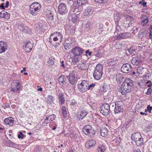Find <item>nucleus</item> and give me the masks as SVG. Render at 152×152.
Returning <instances> with one entry per match:
<instances>
[{
    "instance_id": "obj_61",
    "label": "nucleus",
    "mask_w": 152,
    "mask_h": 152,
    "mask_svg": "<svg viewBox=\"0 0 152 152\" xmlns=\"http://www.w3.org/2000/svg\"><path fill=\"white\" fill-rule=\"evenodd\" d=\"M9 1H6V2L5 3V4H4V5H5V7L6 8L8 7L9 5Z\"/></svg>"
},
{
    "instance_id": "obj_60",
    "label": "nucleus",
    "mask_w": 152,
    "mask_h": 152,
    "mask_svg": "<svg viewBox=\"0 0 152 152\" xmlns=\"http://www.w3.org/2000/svg\"><path fill=\"white\" fill-rule=\"evenodd\" d=\"M50 122V121L46 117V119H45L44 123L45 124H48Z\"/></svg>"
},
{
    "instance_id": "obj_41",
    "label": "nucleus",
    "mask_w": 152,
    "mask_h": 152,
    "mask_svg": "<svg viewBox=\"0 0 152 152\" xmlns=\"http://www.w3.org/2000/svg\"><path fill=\"white\" fill-rule=\"evenodd\" d=\"M92 27V23L91 22H88L86 24L85 28L87 30H89L91 29Z\"/></svg>"
},
{
    "instance_id": "obj_54",
    "label": "nucleus",
    "mask_w": 152,
    "mask_h": 152,
    "mask_svg": "<svg viewBox=\"0 0 152 152\" xmlns=\"http://www.w3.org/2000/svg\"><path fill=\"white\" fill-rule=\"evenodd\" d=\"M101 53H100V50H99L97 51L95 54V56L98 58L101 57Z\"/></svg>"
},
{
    "instance_id": "obj_55",
    "label": "nucleus",
    "mask_w": 152,
    "mask_h": 152,
    "mask_svg": "<svg viewBox=\"0 0 152 152\" xmlns=\"http://www.w3.org/2000/svg\"><path fill=\"white\" fill-rule=\"evenodd\" d=\"M148 22H147V20H142L141 21V24L142 25L144 26L145 25L147 26L148 25Z\"/></svg>"
},
{
    "instance_id": "obj_56",
    "label": "nucleus",
    "mask_w": 152,
    "mask_h": 152,
    "mask_svg": "<svg viewBox=\"0 0 152 152\" xmlns=\"http://www.w3.org/2000/svg\"><path fill=\"white\" fill-rule=\"evenodd\" d=\"M4 123H5L6 124H9L10 125V121L9 119V118H5L4 121Z\"/></svg>"
},
{
    "instance_id": "obj_2",
    "label": "nucleus",
    "mask_w": 152,
    "mask_h": 152,
    "mask_svg": "<svg viewBox=\"0 0 152 152\" xmlns=\"http://www.w3.org/2000/svg\"><path fill=\"white\" fill-rule=\"evenodd\" d=\"M30 8L31 14L35 16L40 10L41 6L39 3L35 2L30 5Z\"/></svg>"
},
{
    "instance_id": "obj_53",
    "label": "nucleus",
    "mask_w": 152,
    "mask_h": 152,
    "mask_svg": "<svg viewBox=\"0 0 152 152\" xmlns=\"http://www.w3.org/2000/svg\"><path fill=\"white\" fill-rule=\"evenodd\" d=\"M24 137V134H23L22 132H20L18 135V137L19 138L23 139Z\"/></svg>"
},
{
    "instance_id": "obj_20",
    "label": "nucleus",
    "mask_w": 152,
    "mask_h": 152,
    "mask_svg": "<svg viewBox=\"0 0 152 152\" xmlns=\"http://www.w3.org/2000/svg\"><path fill=\"white\" fill-rule=\"evenodd\" d=\"M78 67L80 69L84 70L88 68V64L86 62H83L79 64L78 65Z\"/></svg>"
},
{
    "instance_id": "obj_63",
    "label": "nucleus",
    "mask_w": 152,
    "mask_h": 152,
    "mask_svg": "<svg viewBox=\"0 0 152 152\" xmlns=\"http://www.w3.org/2000/svg\"><path fill=\"white\" fill-rule=\"evenodd\" d=\"M53 40L55 42L57 41V42H58V39L56 37L55 35L54 36V37L53 38Z\"/></svg>"
},
{
    "instance_id": "obj_43",
    "label": "nucleus",
    "mask_w": 152,
    "mask_h": 152,
    "mask_svg": "<svg viewBox=\"0 0 152 152\" xmlns=\"http://www.w3.org/2000/svg\"><path fill=\"white\" fill-rule=\"evenodd\" d=\"M104 102H105V104H109L111 102V99L108 97H106L104 98Z\"/></svg>"
},
{
    "instance_id": "obj_44",
    "label": "nucleus",
    "mask_w": 152,
    "mask_h": 152,
    "mask_svg": "<svg viewBox=\"0 0 152 152\" xmlns=\"http://www.w3.org/2000/svg\"><path fill=\"white\" fill-rule=\"evenodd\" d=\"M77 70L76 69H74L73 70H72L71 73L69 74V75H73V76L76 77L77 75Z\"/></svg>"
},
{
    "instance_id": "obj_12",
    "label": "nucleus",
    "mask_w": 152,
    "mask_h": 152,
    "mask_svg": "<svg viewBox=\"0 0 152 152\" xmlns=\"http://www.w3.org/2000/svg\"><path fill=\"white\" fill-rule=\"evenodd\" d=\"M33 45L30 42H26L25 46H24V50L27 52H30L31 50Z\"/></svg>"
},
{
    "instance_id": "obj_18",
    "label": "nucleus",
    "mask_w": 152,
    "mask_h": 152,
    "mask_svg": "<svg viewBox=\"0 0 152 152\" xmlns=\"http://www.w3.org/2000/svg\"><path fill=\"white\" fill-rule=\"evenodd\" d=\"M87 112L84 109H82L80 113L77 116V118L79 120H82L87 115Z\"/></svg>"
},
{
    "instance_id": "obj_38",
    "label": "nucleus",
    "mask_w": 152,
    "mask_h": 152,
    "mask_svg": "<svg viewBox=\"0 0 152 152\" xmlns=\"http://www.w3.org/2000/svg\"><path fill=\"white\" fill-rule=\"evenodd\" d=\"M61 111L64 117H66L67 115V112L66 110V108L65 106H63L61 108Z\"/></svg>"
},
{
    "instance_id": "obj_15",
    "label": "nucleus",
    "mask_w": 152,
    "mask_h": 152,
    "mask_svg": "<svg viewBox=\"0 0 152 152\" xmlns=\"http://www.w3.org/2000/svg\"><path fill=\"white\" fill-rule=\"evenodd\" d=\"M94 12L93 9L89 7H87L83 12V13L85 16H91Z\"/></svg>"
},
{
    "instance_id": "obj_45",
    "label": "nucleus",
    "mask_w": 152,
    "mask_h": 152,
    "mask_svg": "<svg viewBox=\"0 0 152 152\" xmlns=\"http://www.w3.org/2000/svg\"><path fill=\"white\" fill-rule=\"evenodd\" d=\"M96 2L100 4H105L107 3L109 0H94Z\"/></svg>"
},
{
    "instance_id": "obj_19",
    "label": "nucleus",
    "mask_w": 152,
    "mask_h": 152,
    "mask_svg": "<svg viewBox=\"0 0 152 152\" xmlns=\"http://www.w3.org/2000/svg\"><path fill=\"white\" fill-rule=\"evenodd\" d=\"M10 14L4 10H2L0 12V18H4L8 19L10 18Z\"/></svg>"
},
{
    "instance_id": "obj_42",
    "label": "nucleus",
    "mask_w": 152,
    "mask_h": 152,
    "mask_svg": "<svg viewBox=\"0 0 152 152\" xmlns=\"http://www.w3.org/2000/svg\"><path fill=\"white\" fill-rule=\"evenodd\" d=\"M136 145L137 146H140L142 145L143 142V140L142 138H141L139 140H137L134 141Z\"/></svg>"
},
{
    "instance_id": "obj_3",
    "label": "nucleus",
    "mask_w": 152,
    "mask_h": 152,
    "mask_svg": "<svg viewBox=\"0 0 152 152\" xmlns=\"http://www.w3.org/2000/svg\"><path fill=\"white\" fill-rule=\"evenodd\" d=\"M83 131L85 134L91 137L94 136L95 134V130L90 125L85 126L83 129Z\"/></svg>"
},
{
    "instance_id": "obj_27",
    "label": "nucleus",
    "mask_w": 152,
    "mask_h": 152,
    "mask_svg": "<svg viewBox=\"0 0 152 152\" xmlns=\"http://www.w3.org/2000/svg\"><path fill=\"white\" fill-rule=\"evenodd\" d=\"M70 20L74 23H75L78 20V17L75 15H74L72 16H69V19Z\"/></svg>"
},
{
    "instance_id": "obj_32",
    "label": "nucleus",
    "mask_w": 152,
    "mask_h": 152,
    "mask_svg": "<svg viewBox=\"0 0 152 152\" xmlns=\"http://www.w3.org/2000/svg\"><path fill=\"white\" fill-rule=\"evenodd\" d=\"M5 143L7 144V146L12 147L13 148H16L17 147V144L12 142L10 140L7 141L6 140L5 141Z\"/></svg>"
},
{
    "instance_id": "obj_8",
    "label": "nucleus",
    "mask_w": 152,
    "mask_h": 152,
    "mask_svg": "<svg viewBox=\"0 0 152 152\" xmlns=\"http://www.w3.org/2000/svg\"><path fill=\"white\" fill-rule=\"evenodd\" d=\"M71 53L74 56H79L83 53L84 50L79 47H75L71 50Z\"/></svg>"
},
{
    "instance_id": "obj_39",
    "label": "nucleus",
    "mask_w": 152,
    "mask_h": 152,
    "mask_svg": "<svg viewBox=\"0 0 152 152\" xmlns=\"http://www.w3.org/2000/svg\"><path fill=\"white\" fill-rule=\"evenodd\" d=\"M55 33H54L52 34H51L49 38V42H50L51 44L53 45V46H56L55 45V43H54L53 42L52 39H53V38L54 37V36H55Z\"/></svg>"
},
{
    "instance_id": "obj_47",
    "label": "nucleus",
    "mask_w": 152,
    "mask_h": 152,
    "mask_svg": "<svg viewBox=\"0 0 152 152\" xmlns=\"http://www.w3.org/2000/svg\"><path fill=\"white\" fill-rule=\"evenodd\" d=\"M114 17H117L115 18H115L116 20L118 21L120 20V15L119 13L118 12H116L115 13H114Z\"/></svg>"
},
{
    "instance_id": "obj_36",
    "label": "nucleus",
    "mask_w": 152,
    "mask_h": 152,
    "mask_svg": "<svg viewBox=\"0 0 152 152\" xmlns=\"http://www.w3.org/2000/svg\"><path fill=\"white\" fill-rule=\"evenodd\" d=\"M77 56H74L72 58V62L73 64H75L78 62L79 58Z\"/></svg>"
},
{
    "instance_id": "obj_62",
    "label": "nucleus",
    "mask_w": 152,
    "mask_h": 152,
    "mask_svg": "<svg viewBox=\"0 0 152 152\" xmlns=\"http://www.w3.org/2000/svg\"><path fill=\"white\" fill-rule=\"evenodd\" d=\"M64 62L63 61H62L61 62V66L63 67V68H64L65 67V66L64 64Z\"/></svg>"
},
{
    "instance_id": "obj_4",
    "label": "nucleus",
    "mask_w": 152,
    "mask_h": 152,
    "mask_svg": "<svg viewBox=\"0 0 152 152\" xmlns=\"http://www.w3.org/2000/svg\"><path fill=\"white\" fill-rule=\"evenodd\" d=\"M121 102H117L115 103H112L110 104V105H112V106L115 105L114 112L115 113H122L124 109L122 106L121 105Z\"/></svg>"
},
{
    "instance_id": "obj_23",
    "label": "nucleus",
    "mask_w": 152,
    "mask_h": 152,
    "mask_svg": "<svg viewBox=\"0 0 152 152\" xmlns=\"http://www.w3.org/2000/svg\"><path fill=\"white\" fill-rule=\"evenodd\" d=\"M108 134V131L106 128L102 127L101 129V135L103 137H106Z\"/></svg>"
},
{
    "instance_id": "obj_64",
    "label": "nucleus",
    "mask_w": 152,
    "mask_h": 152,
    "mask_svg": "<svg viewBox=\"0 0 152 152\" xmlns=\"http://www.w3.org/2000/svg\"><path fill=\"white\" fill-rule=\"evenodd\" d=\"M3 107L4 108H7L10 107V105L8 104H7V105L4 104L3 105Z\"/></svg>"
},
{
    "instance_id": "obj_57",
    "label": "nucleus",
    "mask_w": 152,
    "mask_h": 152,
    "mask_svg": "<svg viewBox=\"0 0 152 152\" xmlns=\"http://www.w3.org/2000/svg\"><path fill=\"white\" fill-rule=\"evenodd\" d=\"M121 29L120 27L118 25H117L116 26V29H115V32H118V31H120V30Z\"/></svg>"
},
{
    "instance_id": "obj_21",
    "label": "nucleus",
    "mask_w": 152,
    "mask_h": 152,
    "mask_svg": "<svg viewBox=\"0 0 152 152\" xmlns=\"http://www.w3.org/2000/svg\"><path fill=\"white\" fill-rule=\"evenodd\" d=\"M116 81L118 83H121L124 79L123 75L121 74H118L116 75Z\"/></svg>"
},
{
    "instance_id": "obj_31",
    "label": "nucleus",
    "mask_w": 152,
    "mask_h": 152,
    "mask_svg": "<svg viewBox=\"0 0 152 152\" xmlns=\"http://www.w3.org/2000/svg\"><path fill=\"white\" fill-rule=\"evenodd\" d=\"M129 34L126 33H123L119 34V36H118L117 38L118 39L124 38H126L129 36Z\"/></svg>"
},
{
    "instance_id": "obj_17",
    "label": "nucleus",
    "mask_w": 152,
    "mask_h": 152,
    "mask_svg": "<svg viewBox=\"0 0 152 152\" xmlns=\"http://www.w3.org/2000/svg\"><path fill=\"white\" fill-rule=\"evenodd\" d=\"M55 35L58 39V42H57L55 43V45H56L55 47H56L58 45H59V43L62 40V34L60 32H58H58H56L55 33Z\"/></svg>"
},
{
    "instance_id": "obj_29",
    "label": "nucleus",
    "mask_w": 152,
    "mask_h": 152,
    "mask_svg": "<svg viewBox=\"0 0 152 152\" xmlns=\"http://www.w3.org/2000/svg\"><path fill=\"white\" fill-rule=\"evenodd\" d=\"M103 67L102 65L100 64H97L96 66L94 71H96V72H103Z\"/></svg>"
},
{
    "instance_id": "obj_46",
    "label": "nucleus",
    "mask_w": 152,
    "mask_h": 152,
    "mask_svg": "<svg viewBox=\"0 0 152 152\" xmlns=\"http://www.w3.org/2000/svg\"><path fill=\"white\" fill-rule=\"evenodd\" d=\"M48 119L50 121H53L55 118V115L54 114H52L47 117Z\"/></svg>"
},
{
    "instance_id": "obj_24",
    "label": "nucleus",
    "mask_w": 152,
    "mask_h": 152,
    "mask_svg": "<svg viewBox=\"0 0 152 152\" xmlns=\"http://www.w3.org/2000/svg\"><path fill=\"white\" fill-rule=\"evenodd\" d=\"M47 18H48L50 20H52L53 19V14L52 11L50 10H48L46 12Z\"/></svg>"
},
{
    "instance_id": "obj_37",
    "label": "nucleus",
    "mask_w": 152,
    "mask_h": 152,
    "mask_svg": "<svg viewBox=\"0 0 152 152\" xmlns=\"http://www.w3.org/2000/svg\"><path fill=\"white\" fill-rule=\"evenodd\" d=\"M87 2V0H78L77 3L79 4V7L81 8L80 6H81L82 5H84Z\"/></svg>"
},
{
    "instance_id": "obj_25",
    "label": "nucleus",
    "mask_w": 152,
    "mask_h": 152,
    "mask_svg": "<svg viewBox=\"0 0 152 152\" xmlns=\"http://www.w3.org/2000/svg\"><path fill=\"white\" fill-rule=\"evenodd\" d=\"M19 28L23 31L25 32H29L31 31V29L27 27L24 26L23 25H20L19 26Z\"/></svg>"
},
{
    "instance_id": "obj_58",
    "label": "nucleus",
    "mask_w": 152,
    "mask_h": 152,
    "mask_svg": "<svg viewBox=\"0 0 152 152\" xmlns=\"http://www.w3.org/2000/svg\"><path fill=\"white\" fill-rule=\"evenodd\" d=\"M128 51L130 54H132L133 53V48L131 47L128 50Z\"/></svg>"
},
{
    "instance_id": "obj_51",
    "label": "nucleus",
    "mask_w": 152,
    "mask_h": 152,
    "mask_svg": "<svg viewBox=\"0 0 152 152\" xmlns=\"http://www.w3.org/2000/svg\"><path fill=\"white\" fill-rule=\"evenodd\" d=\"M95 86V85L94 84H91L89 85L88 83L87 89L88 90H92Z\"/></svg>"
},
{
    "instance_id": "obj_1",
    "label": "nucleus",
    "mask_w": 152,
    "mask_h": 152,
    "mask_svg": "<svg viewBox=\"0 0 152 152\" xmlns=\"http://www.w3.org/2000/svg\"><path fill=\"white\" fill-rule=\"evenodd\" d=\"M133 81L130 78L126 79L119 89L118 91L123 95L125 94V92H130L132 88Z\"/></svg>"
},
{
    "instance_id": "obj_9",
    "label": "nucleus",
    "mask_w": 152,
    "mask_h": 152,
    "mask_svg": "<svg viewBox=\"0 0 152 152\" xmlns=\"http://www.w3.org/2000/svg\"><path fill=\"white\" fill-rule=\"evenodd\" d=\"M72 38L70 37L66 38L64 46L66 50L70 49L72 47L74 46V44L72 42Z\"/></svg>"
},
{
    "instance_id": "obj_35",
    "label": "nucleus",
    "mask_w": 152,
    "mask_h": 152,
    "mask_svg": "<svg viewBox=\"0 0 152 152\" xmlns=\"http://www.w3.org/2000/svg\"><path fill=\"white\" fill-rule=\"evenodd\" d=\"M106 149L105 146L103 145H99L97 149L98 152H104Z\"/></svg>"
},
{
    "instance_id": "obj_52",
    "label": "nucleus",
    "mask_w": 152,
    "mask_h": 152,
    "mask_svg": "<svg viewBox=\"0 0 152 152\" xmlns=\"http://www.w3.org/2000/svg\"><path fill=\"white\" fill-rule=\"evenodd\" d=\"M134 64L137 65L138 64L140 61L138 59V58L134 57Z\"/></svg>"
},
{
    "instance_id": "obj_50",
    "label": "nucleus",
    "mask_w": 152,
    "mask_h": 152,
    "mask_svg": "<svg viewBox=\"0 0 152 152\" xmlns=\"http://www.w3.org/2000/svg\"><path fill=\"white\" fill-rule=\"evenodd\" d=\"M9 120L10 121V126H12L14 124V120L13 119V118L11 117L9 118Z\"/></svg>"
},
{
    "instance_id": "obj_33",
    "label": "nucleus",
    "mask_w": 152,
    "mask_h": 152,
    "mask_svg": "<svg viewBox=\"0 0 152 152\" xmlns=\"http://www.w3.org/2000/svg\"><path fill=\"white\" fill-rule=\"evenodd\" d=\"M16 84H17L16 85L15 87L11 89V91H13L17 92L20 89V85H19V82L18 80L16 81Z\"/></svg>"
},
{
    "instance_id": "obj_26",
    "label": "nucleus",
    "mask_w": 152,
    "mask_h": 152,
    "mask_svg": "<svg viewBox=\"0 0 152 152\" xmlns=\"http://www.w3.org/2000/svg\"><path fill=\"white\" fill-rule=\"evenodd\" d=\"M66 79L64 75L60 76L58 78V80L59 84L60 85H63L66 83L65 80Z\"/></svg>"
},
{
    "instance_id": "obj_40",
    "label": "nucleus",
    "mask_w": 152,
    "mask_h": 152,
    "mask_svg": "<svg viewBox=\"0 0 152 152\" xmlns=\"http://www.w3.org/2000/svg\"><path fill=\"white\" fill-rule=\"evenodd\" d=\"M47 102L50 104H51L53 103V98L52 96L49 95L48 96Z\"/></svg>"
},
{
    "instance_id": "obj_7",
    "label": "nucleus",
    "mask_w": 152,
    "mask_h": 152,
    "mask_svg": "<svg viewBox=\"0 0 152 152\" xmlns=\"http://www.w3.org/2000/svg\"><path fill=\"white\" fill-rule=\"evenodd\" d=\"M88 82L86 80H83L81 83L79 84L78 88L81 92H84L86 91L88 89Z\"/></svg>"
},
{
    "instance_id": "obj_5",
    "label": "nucleus",
    "mask_w": 152,
    "mask_h": 152,
    "mask_svg": "<svg viewBox=\"0 0 152 152\" xmlns=\"http://www.w3.org/2000/svg\"><path fill=\"white\" fill-rule=\"evenodd\" d=\"M100 112L105 116L108 115L110 113V105L107 104H104L101 107Z\"/></svg>"
},
{
    "instance_id": "obj_16",
    "label": "nucleus",
    "mask_w": 152,
    "mask_h": 152,
    "mask_svg": "<svg viewBox=\"0 0 152 152\" xmlns=\"http://www.w3.org/2000/svg\"><path fill=\"white\" fill-rule=\"evenodd\" d=\"M69 78V81L70 84L73 85L76 83L77 79V77L73 75H69L66 76Z\"/></svg>"
},
{
    "instance_id": "obj_30",
    "label": "nucleus",
    "mask_w": 152,
    "mask_h": 152,
    "mask_svg": "<svg viewBox=\"0 0 152 152\" xmlns=\"http://www.w3.org/2000/svg\"><path fill=\"white\" fill-rule=\"evenodd\" d=\"M43 25L41 23H35L34 26V28L36 31H41L42 30Z\"/></svg>"
},
{
    "instance_id": "obj_48",
    "label": "nucleus",
    "mask_w": 152,
    "mask_h": 152,
    "mask_svg": "<svg viewBox=\"0 0 152 152\" xmlns=\"http://www.w3.org/2000/svg\"><path fill=\"white\" fill-rule=\"evenodd\" d=\"M79 7H76L74 9V12L77 15H79L80 13V10H79Z\"/></svg>"
},
{
    "instance_id": "obj_59",
    "label": "nucleus",
    "mask_w": 152,
    "mask_h": 152,
    "mask_svg": "<svg viewBox=\"0 0 152 152\" xmlns=\"http://www.w3.org/2000/svg\"><path fill=\"white\" fill-rule=\"evenodd\" d=\"M96 124H98L101 122V120L99 118H96L95 121Z\"/></svg>"
},
{
    "instance_id": "obj_6",
    "label": "nucleus",
    "mask_w": 152,
    "mask_h": 152,
    "mask_svg": "<svg viewBox=\"0 0 152 152\" xmlns=\"http://www.w3.org/2000/svg\"><path fill=\"white\" fill-rule=\"evenodd\" d=\"M58 12L62 15L66 14L68 12V9L66 5L63 3L60 4L58 7Z\"/></svg>"
},
{
    "instance_id": "obj_28",
    "label": "nucleus",
    "mask_w": 152,
    "mask_h": 152,
    "mask_svg": "<svg viewBox=\"0 0 152 152\" xmlns=\"http://www.w3.org/2000/svg\"><path fill=\"white\" fill-rule=\"evenodd\" d=\"M63 96L64 94L62 93H60L58 95L59 103L60 104H63L65 102V99Z\"/></svg>"
},
{
    "instance_id": "obj_14",
    "label": "nucleus",
    "mask_w": 152,
    "mask_h": 152,
    "mask_svg": "<svg viewBox=\"0 0 152 152\" xmlns=\"http://www.w3.org/2000/svg\"><path fill=\"white\" fill-rule=\"evenodd\" d=\"M118 59L115 58L109 59L107 60V64L110 66L115 65L118 63Z\"/></svg>"
},
{
    "instance_id": "obj_49",
    "label": "nucleus",
    "mask_w": 152,
    "mask_h": 152,
    "mask_svg": "<svg viewBox=\"0 0 152 152\" xmlns=\"http://www.w3.org/2000/svg\"><path fill=\"white\" fill-rule=\"evenodd\" d=\"M141 19L142 20H147V22H148V18L147 16L145 15H143L141 17Z\"/></svg>"
},
{
    "instance_id": "obj_22",
    "label": "nucleus",
    "mask_w": 152,
    "mask_h": 152,
    "mask_svg": "<svg viewBox=\"0 0 152 152\" xmlns=\"http://www.w3.org/2000/svg\"><path fill=\"white\" fill-rule=\"evenodd\" d=\"M103 72H96V71H94L93 73V76L94 78L96 80H99L102 77Z\"/></svg>"
},
{
    "instance_id": "obj_34",
    "label": "nucleus",
    "mask_w": 152,
    "mask_h": 152,
    "mask_svg": "<svg viewBox=\"0 0 152 152\" xmlns=\"http://www.w3.org/2000/svg\"><path fill=\"white\" fill-rule=\"evenodd\" d=\"M134 134V141L137 140H139L141 138H142L141 137L140 134L139 132L135 133Z\"/></svg>"
},
{
    "instance_id": "obj_11",
    "label": "nucleus",
    "mask_w": 152,
    "mask_h": 152,
    "mask_svg": "<svg viewBox=\"0 0 152 152\" xmlns=\"http://www.w3.org/2000/svg\"><path fill=\"white\" fill-rule=\"evenodd\" d=\"M8 48V45L6 42L1 41L0 42V53L4 52Z\"/></svg>"
},
{
    "instance_id": "obj_10",
    "label": "nucleus",
    "mask_w": 152,
    "mask_h": 152,
    "mask_svg": "<svg viewBox=\"0 0 152 152\" xmlns=\"http://www.w3.org/2000/svg\"><path fill=\"white\" fill-rule=\"evenodd\" d=\"M121 70L123 72L128 73L132 70V66L130 64H125L122 65Z\"/></svg>"
},
{
    "instance_id": "obj_13",
    "label": "nucleus",
    "mask_w": 152,
    "mask_h": 152,
    "mask_svg": "<svg viewBox=\"0 0 152 152\" xmlns=\"http://www.w3.org/2000/svg\"><path fill=\"white\" fill-rule=\"evenodd\" d=\"M96 144L95 141L94 140H90L88 141L86 143V147L87 148H89L94 146Z\"/></svg>"
}]
</instances>
